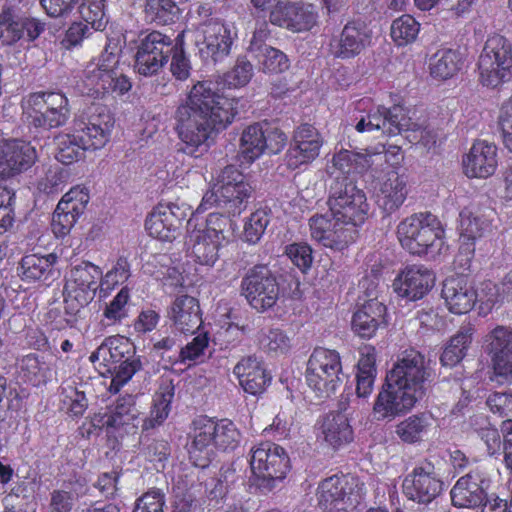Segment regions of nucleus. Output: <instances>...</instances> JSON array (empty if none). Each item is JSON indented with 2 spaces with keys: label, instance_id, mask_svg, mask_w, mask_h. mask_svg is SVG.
Returning a JSON list of instances; mask_svg holds the SVG:
<instances>
[{
  "label": "nucleus",
  "instance_id": "3",
  "mask_svg": "<svg viewBox=\"0 0 512 512\" xmlns=\"http://www.w3.org/2000/svg\"><path fill=\"white\" fill-rule=\"evenodd\" d=\"M121 53L120 40L109 38L102 52L86 65L84 82L93 94L116 92L122 95L131 89L129 78L119 71Z\"/></svg>",
  "mask_w": 512,
  "mask_h": 512
},
{
  "label": "nucleus",
  "instance_id": "34",
  "mask_svg": "<svg viewBox=\"0 0 512 512\" xmlns=\"http://www.w3.org/2000/svg\"><path fill=\"white\" fill-rule=\"evenodd\" d=\"M233 373L243 390L251 395L263 393L271 381L263 363L253 356L242 358L235 365Z\"/></svg>",
  "mask_w": 512,
  "mask_h": 512
},
{
  "label": "nucleus",
  "instance_id": "14",
  "mask_svg": "<svg viewBox=\"0 0 512 512\" xmlns=\"http://www.w3.org/2000/svg\"><path fill=\"white\" fill-rule=\"evenodd\" d=\"M286 135L268 124L254 123L247 126L240 137V153L244 161L252 163L264 153L277 154L285 146Z\"/></svg>",
  "mask_w": 512,
  "mask_h": 512
},
{
  "label": "nucleus",
  "instance_id": "49",
  "mask_svg": "<svg viewBox=\"0 0 512 512\" xmlns=\"http://www.w3.org/2000/svg\"><path fill=\"white\" fill-rule=\"evenodd\" d=\"M491 222L479 209L465 208L460 213L461 236L468 240H476L490 231Z\"/></svg>",
  "mask_w": 512,
  "mask_h": 512
},
{
  "label": "nucleus",
  "instance_id": "26",
  "mask_svg": "<svg viewBox=\"0 0 512 512\" xmlns=\"http://www.w3.org/2000/svg\"><path fill=\"white\" fill-rule=\"evenodd\" d=\"M487 480L485 473L476 468L460 477L450 491L455 507L474 508L480 506L486 497Z\"/></svg>",
  "mask_w": 512,
  "mask_h": 512
},
{
  "label": "nucleus",
  "instance_id": "31",
  "mask_svg": "<svg viewBox=\"0 0 512 512\" xmlns=\"http://www.w3.org/2000/svg\"><path fill=\"white\" fill-rule=\"evenodd\" d=\"M366 115L371 120V124L373 123L372 130H381L387 136H394L405 130H415L416 127L412 118L407 116L405 109L399 105L390 109L379 106Z\"/></svg>",
  "mask_w": 512,
  "mask_h": 512
},
{
  "label": "nucleus",
  "instance_id": "18",
  "mask_svg": "<svg viewBox=\"0 0 512 512\" xmlns=\"http://www.w3.org/2000/svg\"><path fill=\"white\" fill-rule=\"evenodd\" d=\"M173 50L171 39L158 31L141 40L135 54L134 69L142 76L156 74L167 62Z\"/></svg>",
  "mask_w": 512,
  "mask_h": 512
},
{
  "label": "nucleus",
  "instance_id": "17",
  "mask_svg": "<svg viewBox=\"0 0 512 512\" xmlns=\"http://www.w3.org/2000/svg\"><path fill=\"white\" fill-rule=\"evenodd\" d=\"M196 45L204 59L214 62L226 57L236 37L234 28L217 19H209L197 29Z\"/></svg>",
  "mask_w": 512,
  "mask_h": 512
},
{
  "label": "nucleus",
  "instance_id": "40",
  "mask_svg": "<svg viewBox=\"0 0 512 512\" xmlns=\"http://www.w3.org/2000/svg\"><path fill=\"white\" fill-rule=\"evenodd\" d=\"M139 414L133 396L127 395L119 398L110 408L109 413L105 416L104 424L115 429L123 427L126 432H130L138 427Z\"/></svg>",
  "mask_w": 512,
  "mask_h": 512
},
{
  "label": "nucleus",
  "instance_id": "35",
  "mask_svg": "<svg viewBox=\"0 0 512 512\" xmlns=\"http://www.w3.org/2000/svg\"><path fill=\"white\" fill-rule=\"evenodd\" d=\"M386 325V306L376 298L362 304L352 318V329L362 338L373 337L379 328Z\"/></svg>",
  "mask_w": 512,
  "mask_h": 512
},
{
  "label": "nucleus",
  "instance_id": "43",
  "mask_svg": "<svg viewBox=\"0 0 512 512\" xmlns=\"http://www.w3.org/2000/svg\"><path fill=\"white\" fill-rule=\"evenodd\" d=\"M434 428V418L431 414L421 413L411 415L396 425V435L405 443L421 442Z\"/></svg>",
  "mask_w": 512,
  "mask_h": 512
},
{
  "label": "nucleus",
  "instance_id": "45",
  "mask_svg": "<svg viewBox=\"0 0 512 512\" xmlns=\"http://www.w3.org/2000/svg\"><path fill=\"white\" fill-rule=\"evenodd\" d=\"M129 291L122 288L117 295L105 305L101 321L95 325L93 333L103 335L107 328L122 322L128 316Z\"/></svg>",
  "mask_w": 512,
  "mask_h": 512
},
{
  "label": "nucleus",
  "instance_id": "1",
  "mask_svg": "<svg viewBox=\"0 0 512 512\" xmlns=\"http://www.w3.org/2000/svg\"><path fill=\"white\" fill-rule=\"evenodd\" d=\"M236 104L234 98L218 94L210 81L195 84L186 102L177 109L180 150L194 158L205 154L215 135L233 122Z\"/></svg>",
  "mask_w": 512,
  "mask_h": 512
},
{
  "label": "nucleus",
  "instance_id": "52",
  "mask_svg": "<svg viewBox=\"0 0 512 512\" xmlns=\"http://www.w3.org/2000/svg\"><path fill=\"white\" fill-rule=\"evenodd\" d=\"M170 258L165 254L153 255L145 264L146 270L157 279L166 280L172 286L183 284V276L175 267L168 264Z\"/></svg>",
  "mask_w": 512,
  "mask_h": 512
},
{
  "label": "nucleus",
  "instance_id": "60",
  "mask_svg": "<svg viewBox=\"0 0 512 512\" xmlns=\"http://www.w3.org/2000/svg\"><path fill=\"white\" fill-rule=\"evenodd\" d=\"M61 404L62 409L73 416L82 415L88 406L85 393L72 385L62 388Z\"/></svg>",
  "mask_w": 512,
  "mask_h": 512
},
{
  "label": "nucleus",
  "instance_id": "58",
  "mask_svg": "<svg viewBox=\"0 0 512 512\" xmlns=\"http://www.w3.org/2000/svg\"><path fill=\"white\" fill-rule=\"evenodd\" d=\"M90 196L86 187L75 186L65 193L59 203V210H67L68 213L80 217L89 203Z\"/></svg>",
  "mask_w": 512,
  "mask_h": 512
},
{
  "label": "nucleus",
  "instance_id": "64",
  "mask_svg": "<svg viewBox=\"0 0 512 512\" xmlns=\"http://www.w3.org/2000/svg\"><path fill=\"white\" fill-rule=\"evenodd\" d=\"M105 4H89L82 2L80 5V14L82 19L95 31H102L107 24V18L104 12Z\"/></svg>",
  "mask_w": 512,
  "mask_h": 512
},
{
  "label": "nucleus",
  "instance_id": "22",
  "mask_svg": "<svg viewBox=\"0 0 512 512\" xmlns=\"http://www.w3.org/2000/svg\"><path fill=\"white\" fill-rule=\"evenodd\" d=\"M323 139L318 130L309 124L299 126L293 135L292 142L286 153L289 168L296 169L314 161L320 153Z\"/></svg>",
  "mask_w": 512,
  "mask_h": 512
},
{
  "label": "nucleus",
  "instance_id": "13",
  "mask_svg": "<svg viewBox=\"0 0 512 512\" xmlns=\"http://www.w3.org/2000/svg\"><path fill=\"white\" fill-rule=\"evenodd\" d=\"M250 466L253 474L262 480L260 485L272 489L277 481L286 477L290 461L280 445L267 441L251 450Z\"/></svg>",
  "mask_w": 512,
  "mask_h": 512
},
{
  "label": "nucleus",
  "instance_id": "59",
  "mask_svg": "<svg viewBox=\"0 0 512 512\" xmlns=\"http://www.w3.org/2000/svg\"><path fill=\"white\" fill-rule=\"evenodd\" d=\"M14 39L33 41L45 30V23L33 17H22L9 26Z\"/></svg>",
  "mask_w": 512,
  "mask_h": 512
},
{
  "label": "nucleus",
  "instance_id": "25",
  "mask_svg": "<svg viewBox=\"0 0 512 512\" xmlns=\"http://www.w3.org/2000/svg\"><path fill=\"white\" fill-rule=\"evenodd\" d=\"M433 272L422 265L406 266L393 282L395 292L409 300L421 299L434 286Z\"/></svg>",
  "mask_w": 512,
  "mask_h": 512
},
{
  "label": "nucleus",
  "instance_id": "48",
  "mask_svg": "<svg viewBox=\"0 0 512 512\" xmlns=\"http://www.w3.org/2000/svg\"><path fill=\"white\" fill-rule=\"evenodd\" d=\"M174 397V386L171 382L160 385L153 399L150 416L143 421V429L148 430L160 425L168 417L170 404Z\"/></svg>",
  "mask_w": 512,
  "mask_h": 512
},
{
  "label": "nucleus",
  "instance_id": "4",
  "mask_svg": "<svg viewBox=\"0 0 512 512\" xmlns=\"http://www.w3.org/2000/svg\"><path fill=\"white\" fill-rule=\"evenodd\" d=\"M397 236L401 246L414 255L435 257L447 249L441 222L431 213H416L402 220Z\"/></svg>",
  "mask_w": 512,
  "mask_h": 512
},
{
  "label": "nucleus",
  "instance_id": "23",
  "mask_svg": "<svg viewBox=\"0 0 512 512\" xmlns=\"http://www.w3.org/2000/svg\"><path fill=\"white\" fill-rule=\"evenodd\" d=\"M497 166V146L486 140L475 141L462 158L463 173L468 178L486 179L495 173Z\"/></svg>",
  "mask_w": 512,
  "mask_h": 512
},
{
  "label": "nucleus",
  "instance_id": "32",
  "mask_svg": "<svg viewBox=\"0 0 512 512\" xmlns=\"http://www.w3.org/2000/svg\"><path fill=\"white\" fill-rule=\"evenodd\" d=\"M213 419L200 416L193 421L189 456L195 466L206 467L213 455Z\"/></svg>",
  "mask_w": 512,
  "mask_h": 512
},
{
  "label": "nucleus",
  "instance_id": "53",
  "mask_svg": "<svg viewBox=\"0 0 512 512\" xmlns=\"http://www.w3.org/2000/svg\"><path fill=\"white\" fill-rule=\"evenodd\" d=\"M21 371L33 385L46 383L51 377V367L36 354H28L21 360Z\"/></svg>",
  "mask_w": 512,
  "mask_h": 512
},
{
  "label": "nucleus",
  "instance_id": "9",
  "mask_svg": "<svg viewBox=\"0 0 512 512\" xmlns=\"http://www.w3.org/2000/svg\"><path fill=\"white\" fill-rule=\"evenodd\" d=\"M23 113L30 125L36 128H57L70 117L68 98L61 92H37L23 102Z\"/></svg>",
  "mask_w": 512,
  "mask_h": 512
},
{
  "label": "nucleus",
  "instance_id": "55",
  "mask_svg": "<svg viewBox=\"0 0 512 512\" xmlns=\"http://www.w3.org/2000/svg\"><path fill=\"white\" fill-rule=\"evenodd\" d=\"M213 445L222 450L234 449L240 438V434L234 423L227 419L213 420Z\"/></svg>",
  "mask_w": 512,
  "mask_h": 512
},
{
  "label": "nucleus",
  "instance_id": "47",
  "mask_svg": "<svg viewBox=\"0 0 512 512\" xmlns=\"http://www.w3.org/2000/svg\"><path fill=\"white\" fill-rule=\"evenodd\" d=\"M251 57L257 62L259 70L265 74H280L290 67L287 55L272 46L262 49L254 46Z\"/></svg>",
  "mask_w": 512,
  "mask_h": 512
},
{
  "label": "nucleus",
  "instance_id": "28",
  "mask_svg": "<svg viewBox=\"0 0 512 512\" xmlns=\"http://www.w3.org/2000/svg\"><path fill=\"white\" fill-rule=\"evenodd\" d=\"M486 342L493 355L495 374L512 385V330L497 326L486 336Z\"/></svg>",
  "mask_w": 512,
  "mask_h": 512
},
{
  "label": "nucleus",
  "instance_id": "63",
  "mask_svg": "<svg viewBox=\"0 0 512 512\" xmlns=\"http://www.w3.org/2000/svg\"><path fill=\"white\" fill-rule=\"evenodd\" d=\"M253 76L252 64L244 59L237 60L235 66L225 74L224 81L229 87L238 88L245 86Z\"/></svg>",
  "mask_w": 512,
  "mask_h": 512
},
{
  "label": "nucleus",
  "instance_id": "50",
  "mask_svg": "<svg viewBox=\"0 0 512 512\" xmlns=\"http://www.w3.org/2000/svg\"><path fill=\"white\" fill-rule=\"evenodd\" d=\"M56 159L69 165L78 161L85 150L89 149L86 143L82 140L80 134H60L56 137Z\"/></svg>",
  "mask_w": 512,
  "mask_h": 512
},
{
  "label": "nucleus",
  "instance_id": "46",
  "mask_svg": "<svg viewBox=\"0 0 512 512\" xmlns=\"http://www.w3.org/2000/svg\"><path fill=\"white\" fill-rule=\"evenodd\" d=\"M474 331L473 326L467 325L450 339L440 357L442 365L453 367L466 356L473 341Z\"/></svg>",
  "mask_w": 512,
  "mask_h": 512
},
{
  "label": "nucleus",
  "instance_id": "42",
  "mask_svg": "<svg viewBox=\"0 0 512 512\" xmlns=\"http://www.w3.org/2000/svg\"><path fill=\"white\" fill-rule=\"evenodd\" d=\"M463 59L459 51L443 48L435 52L428 62L430 75L437 80H448L460 71Z\"/></svg>",
  "mask_w": 512,
  "mask_h": 512
},
{
  "label": "nucleus",
  "instance_id": "44",
  "mask_svg": "<svg viewBox=\"0 0 512 512\" xmlns=\"http://www.w3.org/2000/svg\"><path fill=\"white\" fill-rule=\"evenodd\" d=\"M376 352L372 346H364L360 350L358 371L356 374V394L360 398L368 397L374 388L376 378Z\"/></svg>",
  "mask_w": 512,
  "mask_h": 512
},
{
  "label": "nucleus",
  "instance_id": "8",
  "mask_svg": "<svg viewBox=\"0 0 512 512\" xmlns=\"http://www.w3.org/2000/svg\"><path fill=\"white\" fill-rule=\"evenodd\" d=\"M365 492L364 483L357 477L333 475L318 486V506L325 512H354Z\"/></svg>",
  "mask_w": 512,
  "mask_h": 512
},
{
  "label": "nucleus",
  "instance_id": "5",
  "mask_svg": "<svg viewBox=\"0 0 512 512\" xmlns=\"http://www.w3.org/2000/svg\"><path fill=\"white\" fill-rule=\"evenodd\" d=\"M252 191L241 171L234 166H226L212 188L204 194L197 211L219 206L232 215H239L246 208Z\"/></svg>",
  "mask_w": 512,
  "mask_h": 512
},
{
  "label": "nucleus",
  "instance_id": "30",
  "mask_svg": "<svg viewBox=\"0 0 512 512\" xmlns=\"http://www.w3.org/2000/svg\"><path fill=\"white\" fill-rule=\"evenodd\" d=\"M317 438L328 447L339 449L353 440V429L344 412H330L317 423Z\"/></svg>",
  "mask_w": 512,
  "mask_h": 512
},
{
  "label": "nucleus",
  "instance_id": "19",
  "mask_svg": "<svg viewBox=\"0 0 512 512\" xmlns=\"http://www.w3.org/2000/svg\"><path fill=\"white\" fill-rule=\"evenodd\" d=\"M309 229L313 240L333 250H343L354 240L355 229L331 217L329 209L313 215L309 219Z\"/></svg>",
  "mask_w": 512,
  "mask_h": 512
},
{
  "label": "nucleus",
  "instance_id": "15",
  "mask_svg": "<svg viewBox=\"0 0 512 512\" xmlns=\"http://www.w3.org/2000/svg\"><path fill=\"white\" fill-rule=\"evenodd\" d=\"M114 123V118L106 107L93 105L77 116L73 129L80 134L89 149H101L110 141Z\"/></svg>",
  "mask_w": 512,
  "mask_h": 512
},
{
  "label": "nucleus",
  "instance_id": "2",
  "mask_svg": "<svg viewBox=\"0 0 512 512\" xmlns=\"http://www.w3.org/2000/svg\"><path fill=\"white\" fill-rule=\"evenodd\" d=\"M431 375L424 355L405 351L386 375L373 407L376 418H394L411 410L424 397Z\"/></svg>",
  "mask_w": 512,
  "mask_h": 512
},
{
  "label": "nucleus",
  "instance_id": "24",
  "mask_svg": "<svg viewBox=\"0 0 512 512\" xmlns=\"http://www.w3.org/2000/svg\"><path fill=\"white\" fill-rule=\"evenodd\" d=\"M371 42V32L362 22H349L329 43L330 53L340 59L359 55Z\"/></svg>",
  "mask_w": 512,
  "mask_h": 512
},
{
  "label": "nucleus",
  "instance_id": "6",
  "mask_svg": "<svg viewBox=\"0 0 512 512\" xmlns=\"http://www.w3.org/2000/svg\"><path fill=\"white\" fill-rule=\"evenodd\" d=\"M228 225L229 220L218 213L209 214L202 224L194 219L188 221V244L197 263L213 266L217 262L219 250L227 242L225 233Z\"/></svg>",
  "mask_w": 512,
  "mask_h": 512
},
{
  "label": "nucleus",
  "instance_id": "41",
  "mask_svg": "<svg viewBox=\"0 0 512 512\" xmlns=\"http://www.w3.org/2000/svg\"><path fill=\"white\" fill-rule=\"evenodd\" d=\"M57 262L54 253L47 255L30 254L22 258L20 263L21 276L24 281L46 282L54 275L53 266Z\"/></svg>",
  "mask_w": 512,
  "mask_h": 512
},
{
  "label": "nucleus",
  "instance_id": "36",
  "mask_svg": "<svg viewBox=\"0 0 512 512\" xmlns=\"http://www.w3.org/2000/svg\"><path fill=\"white\" fill-rule=\"evenodd\" d=\"M408 195L407 180L395 170L387 173L384 180L379 183L376 193V202L386 214L398 210Z\"/></svg>",
  "mask_w": 512,
  "mask_h": 512
},
{
  "label": "nucleus",
  "instance_id": "62",
  "mask_svg": "<svg viewBox=\"0 0 512 512\" xmlns=\"http://www.w3.org/2000/svg\"><path fill=\"white\" fill-rule=\"evenodd\" d=\"M130 277V265L125 258H119L114 267L104 276L102 275L101 292L113 289L118 284H123Z\"/></svg>",
  "mask_w": 512,
  "mask_h": 512
},
{
  "label": "nucleus",
  "instance_id": "33",
  "mask_svg": "<svg viewBox=\"0 0 512 512\" xmlns=\"http://www.w3.org/2000/svg\"><path fill=\"white\" fill-rule=\"evenodd\" d=\"M167 316L174 328L181 333H194L202 323L199 302L189 295L175 297Z\"/></svg>",
  "mask_w": 512,
  "mask_h": 512
},
{
  "label": "nucleus",
  "instance_id": "27",
  "mask_svg": "<svg viewBox=\"0 0 512 512\" xmlns=\"http://www.w3.org/2000/svg\"><path fill=\"white\" fill-rule=\"evenodd\" d=\"M36 160L35 148L23 140H3L0 152V175L9 177L30 168Z\"/></svg>",
  "mask_w": 512,
  "mask_h": 512
},
{
  "label": "nucleus",
  "instance_id": "56",
  "mask_svg": "<svg viewBox=\"0 0 512 512\" xmlns=\"http://www.w3.org/2000/svg\"><path fill=\"white\" fill-rule=\"evenodd\" d=\"M476 304L479 305L480 314L487 315L492 309L505 300L501 296L500 287L498 284L487 280L481 282L475 288Z\"/></svg>",
  "mask_w": 512,
  "mask_h": 512
},
{
  "label": "nucleus",
  "instance_id": "20",
  "mask_svg": "<svg viewBox=\"0 0 512 512\" xmlns=\"http://www.w3.org/2000/svg\"><path fill=\"white\" fill-rule=\"evenodd\" d=\"M443 490V482L432 463L426 462L413 469L403 482V492L418 503L432 502Z\"/></svg>",
  "mask_w": 512,
  "mask_h": 512
},
{
  "label": "nucleus",
  "instance_id": "11",
  "mask_svg": "<svg viewBox=\"0 0 512 512\" xmlns=\"http://www.w3.org/2000/svg\"><path fill=\"white\" fill-rule=\"evenodd\" d=\"M101 279L102 270L90 262H82L71 268L63 289L66 311L76 314L91 303L97 290H101Z\"/></svg>",
  "mask_w": 512,
  "mask_h": 512
},
{
  "label": "nucleus",
  "instance_id": "16",
  "mask_svg": "<svg viewBox=\"0 0 512 512\" xmlns=\"http://www.w3.org/2000/svg\"><path fill=\"white\" fill-rule=\"evenodd\" d=\"M242 294L257 311L272 308L279 298L276 278L266 266H256L249 270L241 282Z\"/></svg>",
  "mask_w": 512,
  "mask_h": 512
},
{
  "label": "nucleus",
  "instance_id": "7",
  "mask_svg": "<svg viewBox=\"0 0 512 512\" xmlns=\"http://www.w3.org/2000/svg\"><path fill=\"white\" fill-rule=\"evenodd\" d=\"M327 205L331 217L354 227L364 223L369 204L363 190L347 176L335 177L329 187Z\"/></svg>",
  "mask_w": 512,
  "mask_h": 512
},
{
  "label": "nucleus",
  "instance_id": "38",
  "mask_svg": "<svg viewBox=\"0 0 512 512\" xmlns=\"http://www.w3.org/2000/svg\"><path fill=\"white\" fill-rule=\"evenodd\" d=\"M145 226L151 237L162 242H172L179 235L181 219L172 207L160 205L150 213Z\"/></svg>",
  "mask_w": 512,
  "mask_h": 512
},
{
  "label": "nucleus",
  "instance_id": "21",
  "mask_svg": "<svg viewBox=\"0 0 512 512\" xmlns=\"http://www.w3.org/2000/svg\"><path fill=\"white\" fill-rule=\"evenodd\" d=\"M316 21L315 7L301 2L280 1L270 12V22L273 25L292 32L308 31Z\"/></svg>",
  "mask_w": 512,
  "mask_h": 512
},
{
  "label": "nucleus",
  "instance_id": "37",
  "mask_svg": "<svg viewBox=\"0 0 512 512\" xmlns=\"http://www.w3.org/2000/svg\"><path fill=\"white\" fill-rule=\"evenodd\" d=\"M129 351L130 344L126 338L110 336L91 353L89 360L95 369L104 376L106 372H111L112 367L122 361L126 354H129Z\"/></svg>",
  "mask_w": 512,
  "mask_h": 512
},
{
  "label": "nucleus",
  "instance_id": "12",
  "mask_svg": "<svg viewBox=\"0 0 512 512\" xmlns=\"http://www.w3.org/2000/svg\"><path fill=\"white\" fill-rule=\"evenodd\" d=\"M512 67V46L499 34L487 38L479 55V78L487 87H497L510 77Z\"/></svg>",
  "mask_w": 512,
  "mask_h": 512
},
{
  "label": "nucleus",
  "instance_id": "39",
  "mask_svg": "<svg viewBox=\"0 0 512 512\" xmlns=\"http://www.w3.org/2000/svg\"><path fill=\"white\" fill-rule=\"evenodd\" d=\"M380 156L368 155L365 152H353L341 150L332 158V166L328 168V172L333 177H344L350 173H364L373 169V162L377 161Z\"/></svg>",
  "mask_w": 512,
  "mask_h": 512
},
{
  "label": "nucleus",
  "instance_id": "54",
  "mask_svg": "<svg viewBox=\"0 0 512 512\" xmlns=\"http://www.w3.org/2000/svg\"><path fill=\"white\" fill-rule=\"evenodd\" d=\"M178 8L172 0H147L145 15L148 20L165 25L174 21Z\"/></svg>",
  "mask_w": 512,
  "mask_h": 512
},
{
  "label": "nucleus",
  "instance_id": "51",
  "mask_svg": "<svg viewBox=\"0 0 512 512\" xmlns=\"http://www.w3.org/2000/svg\"><path fill=\"white\" fill-rule=\"evenodd\" d=\"M141 368L142 363L139 356L135 354L126 356L122 361L112 367L111 372H107L111 374L109 391L111 393H118Z\"/></svg>",
  "mask_w": 512,
  "mask_h": 512
},
{
  "label": "nucleus",
  "instance_id": "57",
  "mask_svg": "<svg viewBox=\"0 0 512 512\" xmlns=\"http://www.w3.org/2000/svg\"><path fill=\"white\" fill-rule=\"evenodd\" d=\"M419 29V23L412 16L402 15L393 21L391 37L397 45H406L416 39Z\"/></svg>",
  "mask_w": 512,
  "mask_h": 512
},
{
  "label": "nucleus",
  "instance_id": "10",
  "mask_svg": "<svg viewBox=\"0 0 512 512\" xmlns=\"http://www.w3.org/2000/svg\"><path fill=\"white\" fill-rule=\"evenodd\" d=\"M306 381L320 398L334 394L343 382L339 353L335 350L316 348L307 363Z\"/></svg>",
  "mask_w": 512,
  "mask_h": 512
},
{
  "label": "nucleus",
  "instance_id": "61",
  "mask_svg": "<svg viewBox=\"0 0 512 512\" xmlns=\"http://www.w3.org/2000/svg\"><path fill=\"white\" fill-rule=\"evenodd\" d=\"M269 221L268 213L265 210H257L252 213L244 225V240L251 244L257 243L262 237Z\"/></svg>",
  "mask_w": 512,
  "mask_h": 512
},
{
  "label": "nucleus",
  "instance_id": "29",
  "mask_svg": "<svg viewBox=\"0 0 512 512\" xmlns=\"http://www.w3.org/2000/svg\"><path fill=\"white\" fill-rule=\"evenodd\" d=\"M442 298L451 313L466 314L476 305L475 287L464 276H451L443 283Z\"/></svg>",
  "mask_w": 512,
  "mask_h": 512
}]
</instances>
